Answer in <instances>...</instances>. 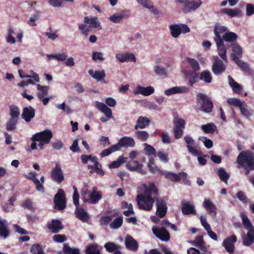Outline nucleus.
<instances>
[{"instance_id": "obj_55", "label": "nucleus", "mask_w": 254, "mask_h": 254, "mask_svg": "<svg viewBox=\"0 0 254 254\" xmlns=\"http://www.w3.org/2000/svg\"><path fill=\"white\" fill-rule=\"evenodd\" d=\"M173 124L174 125V127H177L178 128L184 129L185 127L186 122L182 118L175 117L173 120Z\"/></svg>"}, {"instance_id": "obj_30", "label": "nucleus", "mask_w": 254, "mask_h": 254, "mask_svg": "<svg viewBox=\"0 0 254 254\" xmlns=\"http://www.w3.org/2000/svg\"><path fill=\"white\" fill-rule=\"evenodd\" d=\"M221 12L225 13L231 17L242 16V12L239 8H223L221 10Z\"/></svg>"}, {"instance_id": "obj_45", "label": "nucleus", "mask_w": 254, "mask_h": 254, "mask_svg": "<svg viewBox=\"0 0 254 254\" xmlns=\"http://www.w3.org/2000/svg\"><path fill=\"white\" fill-rule=\"evenodd\" d=\"M202 130L206 133H213L217 130L216 126L213 123H208L201 126Z\"/></svg>"}, {"instance_id": "obj_46", "label": "nucleus", "mask_w": 254, "mask_h": 254, "mask_svg": "<svg viewBox=\"0 0 254 254\" xmlns=\"http://www.w3.org/2000/svg\"><path fill=\"white\" fill-rule=\"evenodd\" d=\"M187 62L189 64L194 72H196L200 70V67L198 61L194 59L187 57L186 58Z\"/></svg>"}, {"instance_id": "obj_27", "label": "nucleus", "mask_w": 254, "mask_h": 254, "mask_svg": "<svg viewBox=\"0 0 254 254\" xmlns=\"http://www.w3.org/2000/svg\"><path fill=\"white\" fill-rule=\"evenodd\" d=\"M36 173L34 172H30L27 178L32 181L36 186V190L41 192L44 193L45 192V189L44 186L40 183V181L37 179L36 177Z\"/></svg>"}, {"instance_id": "obj_39", "label": "nucleus", "mask_w": 254, "mask_h": 254, "mask_svg": "<svg viewBox=\"0 0 254 254\" xmlns=\"http://www.w3.org/2000/svg\"><path fill=\"white\" fill-rule=\"evenodd\" d=\"M88 73L93 78L98 80L101 81L106 76V74L104 70H96L95 72L92 69H89Z\"/></svg>"}, {"instance_id": "obj_43", "label": "nucleus", "mask_w": 254, "mask_h": 254, "mask_svg": "<svg viewBox=\"0 0 254 254\" xmlns=\"http://www.w3.org/2000/svg\"><path fill=\"white\" fill-rule=\"evenodd\" d=\"M104 248H105L106 250L109 253H115L116 251H119L121 249V246L116 244L114 243L109 242L106 243L104 245Z\"/></svg>"}, {"instance_id": "obj_26", "label": "nucleus", "mask_w": 254, "mask_h": 254, "mask_svg": "<svg viewBox=\"0 0 254 254\" xmlns=\"http://www.w3.org/2000/svg\"><path fill=\"white\" fill-rule=\"evenodd\" d=\"M189 91V88L185 86H176L165 90V94L167 96L176 93H185Z\"/></svg>"}, {"instance_id": "obj_3", "label": "nucleus", "mask_w": 254, "mask_h": 254, "mask_svg": "<svg viewBox=\"0 0 254 254\" xmlns=\"http://www.w3.org/2000/svg\"><path fill=\"white\" fill-rule=\"evenodd\" d=\"M237 162L241 167H254V153L249 150L241 151Z\"/></svg>"}, {"instance_id": "obj_19", "label": "nucleus", "mask_w": 254, "mask_h": 254, "mask_svg": "<svg viewBox=\"0 0 254 254\" xmlns=\"http://www.w3.org/2000/svg\"><path fill=\"white\" fill-rule=\"evenodd\" d=\"M130 15L129 11L128 10H123L118 13H115L109 17V19L115 23L121 22L124 19L128 18Z\"/></svg>"}, {"instance_id": "obj_13", "label": "nucleus", "mask_w": 254, "mask_h": 254, "mask_svg": "<svg viewBox=\"0 0 254 254\" xmlns=\"http://www.w3.org/2000/svg\"><path fill=\"white\" fill-rule=\"evenodd\" d=\"M143 194L149 197H152L156 201L159 199L158 189L153 183L149 184L148 187L145 186L144 192Z\"/></svg>"}, {"instance_id": "obj_44", "label": "nucleus", "mask_w": 254, "mask_h": 254, "mask_svg": "<svg viewBox=\"0 0 254 254\" xmlns=\"http://www.w3.org/2000/svg\"><path fill=\"white\" fill-rule=\"evenodd\" d=\"M242 115L246 118L249 119L253 115V110L249 109L247 104L244 102L239 108Z\"/></svg>"}, {"instance_id": "obj_41", "label": "nucleus", "mask_w": 254, "mask_h": 254, "mask_svg": "<svg viewBox=\"0 0 254 254\" xmlns=\"http://www.w3.org/2000/svg\"><path fill=\"white\" fill-rule=\"evenodd\" d=\"M233 61L235 62V63L239 66L242 71L248 72L250 71V68L249 65L246 62L238 59L235 57L234 58Z\"/></svg>"}, {"instance_id": "obj_36", "label": "nucleus", "mask_w": 254, "mask_h": 254, "mask_svg": "<svg viewBox=\"0 0 254 254\" xmlns=\"http://www.w3.org/2000/svg\"><path fill=\"white\" fill-rule=\"evenodd\" d=\"M203 206L209 214H212L214 216L216 214V207L215 205L209 199H206L203 202Z\"/></svg>"}, {"instance_id": "obj_25", "label": "nucleus", "mask_w": 254, "mask_h": 254, "mask_svg": "<svg viewBox=\"0 0 254 254\" xmlns=\"http://www.w3.org/2000/svg\"><path fill=\"white\" fill-rule=\"evenodd\" d=\"M150 123V120L148 117L139 116L137 121L136 124L134 126L135 130L138 128L143 129L148 126Z\"/></svg>"}, {"instance_id": "obj_33", "label": "nucleus", "mask_w": 254, "mask_h": 254, "mask_svg": "<svg viewBox=\"0 0 254 254\" xmlns=\"http://www.w3.org/2000/svg\"><path fill=\"white\" fill-rule=\"evenodd\" d=\"M182 211L184 215L196 214L194 206L189 202H184L182 203Z\"/></svg>"}, {"instance_id": "obj_10", "label": "nucleus", "mask_w": 254, "mask_h": 254, "mask_svg": "<svg viewBox=\"0 0 254 254\" xmlns=\"http://www.w3.org/2000/svg\"><path fill=\"white\" fill-rule=\"evenodd\" d=\"M51 177L52 180L58 184L61 183L64 179V173L61 166L58 164L52 169L51 171Z\"/></svg>"}, {"instance_id": "obj_17", "label": "nucleus", "mask_w": 254, "mask_h": 254, "mask_svg": "<svg viewBox=\"0 0 254 254\" xmlns=\"http://www.w3.org/2000/svg\"><path fill=\"white\" fill-rule=\"evenodd\" d=\"M156 215L159 218L164 217L167 211V206L164 200L159 199L156 200Z\"/></svg>"}, {"instance_id": "obj_35", "label": "nucleus", "mask_w": 254, "mask_h": 254, "mask_svg": "<svg viewBox=\"0 0 254 254\" xmlns=\"http://www.w3.org/2000/svg\"><path fill=\"white\" fill-rule=\"evenodd\" d=\"M76 216L82 221H87L89 219V216L87 212L82 207H76L75 211Z\"/></svg>"}, {"instance_id": "obj_9", "label": "nucleus", "mask_w": 254, "mask_h": 254, "mask_svg": "<svg viewBox=\"0 0 254 254\" xmlns=\"http://www.w3.org/2000/svg\"><path fill=\"white\" fill-rule=\"evenodd\" d=\"M96 107L106 116V117H102L100 118L102 122H106L113 118L111 109L103 103L96 102Z\"/></svg>"}, {"instance_id": "obj_53", "label": "nucleus", "mask_w": 254, "mask_h": 254, "mask_svg": "<svg viewBox=\"0 0 254 254\" xmlns=\"http://www.w3.org/2000/svg\"><path fill=\"white\" fill-rule=\"evenodd\" d=\"M30 252L32 254H46L39 244H33L30 248Z\"/></svg>"}, {"instance_id": "obj_57", "label": "nucleus", "mask_w": 254, "mask_h": 254, "mask_svg": "<svg viewBox=\"0 0 254 254\" xmlns=\"http://www.w3.org/2000/svg\"><path fill=\"white\" fill-rule=\"evenodd\" d=\"M125 158L124 157H120L117 161H113L109 164L110 169H115L119 168L123 163L125 162Z\"/></svg>"}, {"instance_id": "obj_64", "label": "nucleus", "mask_w": 254, "mask_h": 254, "mask_svg": "<svg viewBox=\"0 0 254 254\" xmlns=\"http://www.w3.org/2000/svg\"><path fill=\"white\" fill-rule=\"evenodd\" d=\"M198 75L199 73L193 71L190 73L189 78V83L190 86H193L194 84L197 82L196 79L198 78Z\"/></svg>"}, {"instance_id": "obj_2", "label": "nucleus", "mask_w": 254, "mask_h": 254, "mask_svg": "<svg viewBox=\"0 0 254 254\" xmlns=\"http://www.w3.org/2000/svg\"><path fill=\"white\" fill-rule=\"evenodd\" d=\"M196 105L197 108L202 112L210 113L212 112L213 102L205 94L199 93L196 95Z\"/></svg>"}, {"instance_id": "obj_12", "label": "nucleus", "mask_w": 254, "mask_h": 254, "mask_svg": "<svg viewBox=\"0 0 254 254\" xmlns=\"http://www.w3.org/2000/svg\"><path fill=\"white\" fill-rule=\"evenodd\" d=\"M152 232L157 238L162 241H168L170 239L169 233L164 227L160 228L153 227Z\"/></svg>"}, {"instance_id": "obj_22", "label": "nucleus", "mask_w": 254, "mask_h": 254, "mask_svg": "<svg viewBox=\"0 0 254 254\" xmlns=\"http://www.w3.org/2000/svg\"><path fill=\"white\" fill-rule=\"evenodd\" d=\"M143 165L137 161L131 160L127 164V168L131 171H137L142 174H145L146 171L142 170Z\"/></svg>"}, {"instance_id": "obj_11", "label": "nucleus", "mask_w": 254, "mask_h": 254, "mask_svg": "<svg viewBox=\"0 0 254 254\" xmlns=\"http://www.w3.org/2000/svg\"><path fill=\"white\" fill-rule=\"evenodd\" d=\"M237 241V237L235 235H231L223 241L222 246L228 253L233 254L235 249L234 244Z\"/></svg>"}, {"instance_id": "obj_51", "label": "nucleus", "mask_w": 254, "mask_h": 254, "mask_svg": "<svg viewBox=\"0 0 254 254\" xmlns=\"http://www.w3.org/2000/svg\"><path fill=\"white\" fill-rule=\"evenodd\" d=\"M137 139L141 141H145L148 138L149 133L145 130H137L135 132Z\"/></svg>"}, {"instance_id": "obj_28", "label": "nucleus", "mask_w": 254, "mask_h": 254, "mask_svg": "<svg viewBox=\"0 0 254 254\" xmlns=\"http://www.w3.org/2000/svg\"><path fill=\"white\" fill-rule=\"evenodd\" d=\"M247 234L243 237V244L249 247L254 242V229L248 230Z\"/></svg>"}, {"instance_id": "obj_50", "label": "nucleus", "mask_w": 254, "mask_h": 254, "mask_svg": "<svg viewBox=\"0 0 254 254\" xmlns=\"http://www.w3.org/2000/svg\"><path fill=\"white\" fill-rule=\"evenodd\" d=\"M87 168L88 169H94L95 172L98 175L100 176H103L105 175V173L103 169H102V166L101 164L96 163L95 165H88L87 166Z\"/></svg>"}, {"instance_id": "obj_47", "label": "nucleus", "mask_w": 254, "mask_h": 254, "mask_svg": "<svg viewBox=\"0 0 254 254\" xmlns=\"http://www.w3.org/2000/svg\"><path fill=\"white\" fill-rule=\"evenodd\" d=\"M147 166L150 172L152 173L158 172L160 174L162 175V172L163 171L159 169L157 166L155 165L154 159L152 157H151L149 159Z\"/></svg>"}, {"instance_id": "obj_60", "label": "nucleus", "mask_w": 254, "mask_h": 254, "mask_svg": "<svg viewBox=\"0 0 254 254\" xmlns=\"http://www.w3.org/2000/svg\"><path fill=\"white\" fill-rule=\"evenodd\" d=\"M49 57H52L55 59L57 60L58 61H65L67 58V54L65 52L63 53H59L58 54L50 55Z\"/></svg>"}, {"instance_id": "obj_34", "label": "nucleus", "mask_w": 254, "mask_h": 254, "mask_svg": "<svg viewBox=\"0 0 254 254\" xmlns=\"http://www.w3.org/2000/svg\"><path fill=\"white\" fill-rule=\"evenodd\" d=\"M228 78L229 84L232 87L233 92L235 93L240 94L243 89L242 86L236 82L230 75L228 76Z\"/></svg>"}, {"instance_id": "obj_56", "label": "nucleus", "mask_w": 254, "mask_h": 254, "mask_svg": "<svg viewBox=\"0 0 254 254\" xmlns=\"http://www.w3.org/2000/svg\"><path fill=\"white\" fill-rule=\"evenodd\" d=\"M188 242L196 247H200L201 250H203L202 246L204 244L202 236H198L195 238V241H189Z\"/></svg>"}, {"instance_id": "obj_61", "label": "nucleus", "mask_w": 254, "mask_h": 254, "mask_svg": "<svg viewBox=\"0 0 254 254\" xmlns=\"http://www.w3.org/2000/svg\"><path fill=\"white\" fill-rule=\"evenodd\" d=\"M17 120L11 118L6 124V128L8 131H12L15 129Z\"/></svg>"}, {"instance_id": "obj_8", "label": "nucleus", "mask_w": 254, "mask_h": 254, "mask_svg": "<svg viewBox=\"0 0 254 254\" xmlns=\"http://www.w3.org/2000/svg\"><path fill=\"white\" fill-rule=\"evenodd\" d=\"M176 1L184 4L183 11L185 13H189L191 11L195 10L198 8L202 3L201 0H198L197 1L193 0H176Z\"/></svg>"}, {"instance_id": "obj_29", "label": "nucleus", "mask_w": 254, "mask_h": 254, "mask_svg": "<svg viewBox=\"0 0 254 254\" xmlns=\"http://www.w3.org/2000/svg\"><path fill=\"white\" fill-rule=\"evenodd\" d=\"M225 28H226V30L222 34L223 35L221 36L223 41L228 42L235 41L238 38L237 35L234 32L229 31L226 27H225Z\"/></svg>"}, {"instance_id": "obj_62", "label": "nucleus", "mask_w": 254, "mask_h": 254, "mask_svg": "<svg viewBox=\"0 0 254 254\" xmlns=\"http://www.w3.org/2000/svg\"><path fill=\"white\" fill-rule=\"evenodd\" d=\"M154 71L157 74L159 75H166L167 74V69L163 67H160L158 65H156L154 67Z\"/></svg>"}, {"instance_id": "obj_7", "label": "nucleus", "mask_w": 254, "mask_h": 254, "mask_svg": "<svg viewBox=\"0 0 254 254\" xmlns=\"http://www.w3.org/2000/svg\"><path fill=\"white\" fill-rule=\"evenodd\" d=\"M53 137V133L49 129H45L34 134L31 139L32 141L44 142L45 143H49Z\"/></svg>"}, {"instance_id": "obj_54", "label": "nucleus", "mask_w": 254, "mask_h": 254, "mask_svg": "<svg viewBox=\"0 0 254 254\" xmlns=\"http://www.w3.org/2000/svg\"><path fill=\"white\" fill-rule=\"evenodd\" d=\"M217 174L219 176L220 179L223 181L224 183H227L228 180L229 178V175L224 169L220 168L218 169Z\"/></svg>"}, {"instance_id": "obj_48", "label": "nucleus", "mask_w": 254, "mask_h": 254, "mask_svg": "<svg viewBox=\"0 0 254 254\" xmlns=\"http://www.w3.org/2000/svg\"><path fill=\"white\" fill-rule=\"evenodd\" d=\"M171 34L174 38H177L181 33V29L179 24H172L169 26Z\"/></svg>"}, {"instance_id": "obj_20", "label": "nucleus", "mask_w": 254, "mask_h": 254, "mask_svg": "<svg viewBox=\"0 0 254 254\" xmlns=\"http://www.w3.org/2000/svg\"><path fill=\"white\" fill-rule=\"evenodd\" d=\"M185 142L187 143V147L189 152L193 155L196 156L201 154V152L195 149L193 146H194L195 141L193 138L189 136H186L184 137Z\"/></svg>"}, {"instance_id": "obj_18", "label": "nucleus", "mask_w": 254, "mask_h": 254, "mask_svg": "<svg viewBox=\"0 0 254 254\" xmlns=\"http://www.w3.org/2000/svg\"><path fill=\"white\" fill-rule=\"evenodd\" d=\"M35 110L31 106L23 108L22 118L27 123L30 122L35 117Z\"/></svg>"}, {"instance_id": "obj_24", "label": "nucleus", "mask_w": 254, "mask_h": 254, "mask_svg": "<svg viewBox=\"0 0 254 254\" xmlns=\"http://www.w3.org/2000/svg\"><path fill=\"white\" fill-rule=\"evenodd\" d=\"M125 245L127 249L134 252L136 251L138 248L137 241L130 235L126 237Z\"/></svg>"}, {"instance_id": "obj_1", "label": "nucleus", "mask_w": 254, "mask_h": 254, "mask_svg": "<svg viewBox=\"0 0 254 254\" xmlns=\"http://www.w3.org/2000/svg\"><path fill=\"white\" fill-rule=\"evenodd\" d=\"M226 30L225 26L216 23L214 27L215 37L214 40L216 43L219 56L225 61L227 62L226 56L227 48L224 44L221 34Z\"/></svg>"}, {"instance_id": "obj_58", "label": "nucleus", "mask_w": 254, "mask_h": 254, "mask_svg": "<svg viewBox=\"0 0 254 254\" xmlns=\"http://www.w3.org/2000/svg\"><path fill=\"white\" fill-rule=\"evenodd\" d=\"M116 151H118V148H117V147L115 144L111 146L110 147L103 150L100 153V155L101 157H104Z\"/></svg>"}, {"instance_id": "obj_23", "label": "nucleus", "mask_w": 254, "mask_h": 254, "mask_svg": "<svg viewBox=\"0 0 254 254\" xmlns=\"http://www.w3.org/2000/svg\"><path fill=\"white\" fill-rule=\"evenodd\" d=\"M154 92V89L152 86H149L146 87L138 86L133 91L134 95L140 94L143 96H147Z\"/></svg>"}, {"instance_id": "obj_49", "label": "nucleus", "mask_w": 254, "mask_h": 254, "mask_svg": "<svg viewBox=\"0 0 254 254\" xmlns=\"http://www.w3.org/2000/svg\"><path fill=\"white\" fill-rule=\"evenodd\" d=\"M10 116L11 118L17 120L18 117L20 115V110L19 108L14 105L9 106Z\"/></svg>"}, {"instance_id": "obj_32", "label": "nucleus", "mask_w": 254, "mask_h": 254, "mask_svg": "<svg viewBox=\"0 0 254 254\" xmlns=\"http://www.w3.org/2000/svg\"><path fill=\"white\" fill-rule=\"evenodd\" d=\"M84 22L86 23H88L89 24V27L91 28H97L99 29H101L102 28L100 26V23L98 20V18L97 17H93L89 18L88 16H85L84 18Z\"/></svg>"}, {"instance_id": "obj_4", "label": "nucleus", "mask_w": 254, "mask_h": 254, "mask_svg": "<svg viewBox=\"0 0 254 254\" xmlns=\"http://www.w3.org/2000/svg\"><path fill=\"white\" fill-rule=\"evenodd\" d=\"M136 200L138 208L146 211H150L152 209L155 201L154 198L147 197L143 194L137 195Z\"/></svg>"}, {"instance_id": "obj_31", "label": "nucleus", "mask_w": 254, "mask_h": 254, "mask_svg": "<svg viewBox=\"0 0 254 254\" xmlns=\"http://www.w3.org/2000/svg\"><path fill=\"white\" fill-rule=\"evenodd\" d=\"M116 58L120 62L123 63L126 61H133L135 62V57L132 53H126L124 54H117Z\"/></svg>"}, {"instance_id": "obj_14", "label": "nucleus", "mask_w": 254, "mask_h": 254, "mask_svg": "<svg viewBox=\"0 0 254 254\" xmlns=\"http://www.w3.org/2000/svg\"><path fill=\"white\" fill-rule=\"evenodd\" d=\"M135 144V143L133 138L124 136L119 140L118 143L116 144L115 145L118 148V150H120L122 147H133Z\"/></svg>"}, {"instance_id": "obj_15", "label": "nucleus", "mask_w": 254, "mask_h": 254, "mask_svg": "<svg viewBox=\"0 0 254 254\" xmlns=\"http://www.w3.org/2000/svg\"><path fill=\"white\" fill-rule=\"evenodd\" d=\"M162 175H164L165 177L173 182H178L181 180V178L187 179L188 174L185 172H180L179 174H176L170 172H162Z\"/></svg>"}, {"instance_id": "obj_21", "label": "nucleus", "mask_w": 254, "mask_h": 254, "mask_svg": "<svg viewBox=\"0 0 254 254\" xmlns=\"http://www.w3.org/2000/svg\"><path fill=\"white\" fill-rule=\"evenodd\" d=\"M47 227L52 233H58L64 228L61 222L58 219H53L47 224Z\"/></svg>"}, {"instance_id": "obj_6", "label": "nucleus", "mask_w": 254, "mask_h": 254, "mask_svg": "<svg viewBox=\"0 0 254 254\" xmlns=\"http://www.w3.org/2000/svg\"><path fill=\"white\" fill-rule=\"evenodd\" d=\"M55 207L59 210L64 209L66 207V197L63 189H59L54 199Z\"/></svg>"}, {"instance_id": "obj_16", "label": "nucleus", "mask_w": 254, "mask_h": 254, "mask_svg": "<svg viewBox=\"0 0 254 254\" xmlns=\"http://www.w3.org/2000/svg\"><path fill=\"white\" fill-rule=\"evenodd\" d=\"M212 70L216 75H219L226 70L224 63L218 57L214 58V62L212 66Z\"/></svg>"}, {"instance_id": "obj_42", "label": "nucleus", "mask_w": 254, "mask_h": 254, "mask_svg": "<svg viewBox=\"0 0 254 254\" xmlns=\"http://www.w3.org/2000/svg\"><path fill=\"white\" fill-rule=\"evenodd\" d=\"M241 217L242 220L243 225L246 230H250L254 229V226L252 225L245 213H242L241 214Z\"/></svg>"}, {"instance_id": "obj_37", "label": "nucleus", "mask_w": 254, "mask_h": 254, "mask_svg": "<svg viewBox=\"0 0 254 254\" xmlns=\"http://www.w3.org/2000/svg\"><path fill=\"white\" fill-rule=\"evenodd\" d=\"M233 53L231 54V58L233 61L234 58L235 57L238 59L242 57L243 50L242 47L237 43L233 44L232 46Z\"/></svg>"}, {"instance_id": "obj_5", "label": "nucleus", "mask_w": 254, "mask_h": 254, "mask_svg": "<svg viewBox=\"0 0 254 254\" xmlns=\"http://www.w3.org/2000/svg\"><path fill=\"white\" fill-rule=\"evenodd\" d=\"M88 194V197H86L85 195L84 196L83 201L84 202H88L89 204H95L102 198V194L99 191H97L96 187H93L92 188L91 192L86 191L85 194Z\"/></svg>"}, {"instance_id": "obj_52", "label": "nucleus", "mask_w": 254, "mask_h": 254, "mask_svg": "<svg viewBox=\"0 0 254 254\" xmlns=\"http://www.w3.org/2000/svg\"><path fill=\"white\" fill-rule=\"evenodd\" d=\"M63 252L64 254H80V250L78 248H71L67 244H64Z\"/></svg>"}, {"instance_id": "obj_38", "label": "nucleus", "mask_w": 254, "mask_h": 254, "mask_svg": "<svg viewBox=\"0 0 254 254\" xmlns=\"http://www.w3.org/2000/svg\"><path fill=\"white\" fill-rule=\"evenodd\" d=\"M85 253V254H101L97 244H91L87 246Z\"/></svg>"}, {"instance_id": "obj_63", "label": "nucleus", "mask_w": 254, "mask_h": 254, "mask_svg": "<svg viewBox=\"0 0 254 254\" xmlns=\"http://www.w3.org/2000/svg\"><path fill=\"white\" fill-rule=\"evenodd\" d=\"M227 102L230 105H233L239 108L241 106L243 103H242L239 99L235 98H228Z\"/></svg>"}, {"instance_id": "obj_59", "label": "nucleus", "mask_w": 254, "mask_h": 254, "mask_svg": "<svg viewBox=\"0 0 254 254\" xmlns=\"http://www.w3.org/2000/svg\"><path fill=\"white\" fill-rule=\"evenodd\" d=\"M123 224V217L122 216L119 217L115 219L110 224V227L114 229L119 228Z\"/></svg>"}, {"instance_id": "obj_40", "label": "nucleus", "mask_w": 254, "mask_h": 254, "mask_svg": "<svg viewBox=\"0 0 254 254\" xmlns=\"http://www.w3.org/2000/svg\"><path fill=\"white\" fill-rule=\"evenodd\" d=\"M212 79L211 74L207 70H203L199 74V79L203 81L206 83H211Z\"/></svg>"}]
</instances>
